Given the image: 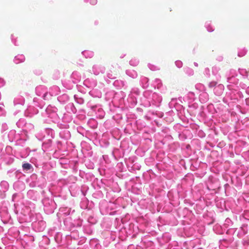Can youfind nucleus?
<instances>
[{
	"label": "nucleus",
	"instance_id": "nucleus-1",
	"mask_svg": "<svg viewBox=\"0 0 249 249\" xmlns=\"http://www.w3.org/2000/svg\"><path fill=\"white\" fill-rule=\"evenodd\" d=\"M22 168L24 170H29L31 169L32 167V166L31 164L29 163H25L22 164Z\"/></svg>",
	"mask_w": 249,
	"mask_h": 249
},
{
	"label": "nucleus",
	"instance_id": "nucleus-3",
	"mask_svg": "<svg viewBox=\"0 0 249 249\" xmlns=\"http://www.w3.org/2000/svg\"><path fill=\"white\" fill-rule=\"evenodd\" d=\"M180 63V62H176V65H178L179 66V64L178 63Z\"/></svg>",
	"mask_w": 249,
	"mask_h": 249
},
{
	"label": "nucleus",
	"instance_id": "nucleus-2",
	"mask_svg": "<svg viewBox=\"0 0 249 249\" xmlns=\"http://www.w3.org/2000/svg\"><path fill=\"white\" fill-rule=\"evenodd\" d=\"M216 84V82H211V83L210 84V86H215Z\"/></svg>",
	"mask_w": 249,
	"mask_h": 249
}]
</instances>
